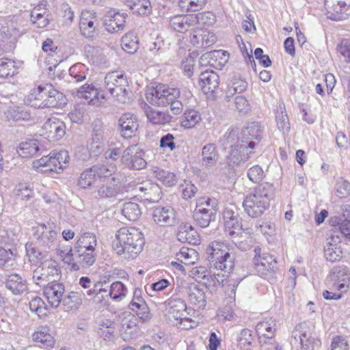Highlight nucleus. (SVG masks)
<instances>
[{
	"mask_svg": "<svg viewBox=\"0 0 350 350\" xmlns=\"http://www.w3.org/2000/svg\"><path fill=\"white\" fill-rule=\"evenodd\" d=\"M275 187L269 183H262L248 193L243 202L244 211L248 216L257 218L269 207L271 199L274 196Z\"/></svg>",
	"mask_w": 350,
	"mask_h": 350,
	"instance_id": "nucleus-1",
	"label": "nucleus"
},
{
	"mask_svg": "<svg viewBox=\"0 0 350 350\" xmlns=\"http://www.w3.org/2000/svg\"><path fill=\"white\" fill-rule=\"evenodd\" d=\"M144 245V235L135 228H122L116 234L113 249L118 254H124L125 258H135L142 250Z\"/></svg>",
	"mask_w": 350,
	"mask_h": 350,
	"instance_id": "nucleus-2",
	"label": "nucleus"
},
{
	"mask_svg": "<svg viewBox=\"0 0 350 350\" xmlns=\"http://www.w3.org/2000/svg\"><path fill=\"white\" fill-rule=\"evenodd\" d=\"M207 259L211 267L230 273L234 265V245L224 241H213L206 248Z\"/></svg>",
	"mask_w": 350,
	"mask_h": 350,
	"instance_id": "nucleus-3",
	"label": "nucleus"
},
{
	"mask_svg": "<svg viewBox=\"0 0 350 350\" xmlns=\"http://www.w3.org/2000/svg\"><path fill=\"white\" fill-rule=\"evenodd\" d=\"M62 94L51 85L38 86L31 90L25 98L27 105L34 108L55 107L59 105Z\"/></svg>",
	"mask_w": 350,
	"mask_h": 350,
	"instance_id": "nucleus-4",
	"label": "nucleus"
},
{
	"mask_svg": "<svg viewBox=\"0 0 350 350\" xmlns=\"http://www.w3.org/2000/svg\"><path fill=\"white\" fill-rule=\"evenodd\" d=\"M104 87L117 101L124 103L129 99V82L124 71L108 72L104 79Z\"/></svg>",
	"mask_w": 350,
	"mask_h": 350,
	"instance_id": "nucleus-5",
	"label": "nucleus"
},
{
	"mask_svg": "<svg viewBox=\"0 0 350 350\" xmlns=\"http://www.w3.org/2000/svg\"><path fill=\"white\" fill-rule=\"evenodd\" d=\"M180 95L177 88H170L166 85L159 84L156 87L148 88L146 92V98L152 105L165 107L169 102L174 100Z\"/></svg>",
	"mask_w": 350,
	"mask_h": 350,
	"instance_id": "nucleus-6",
	"label": "nucleus"
},
{
	"mask_svg": "<svg viewBox=\"0 0 350 350\" xmlns=\"http://www.w3.org/2000/svg\"><path fill=\"white\" fill-rule=\"evenodd\" d=\"M185 288L191 304L198 308H204L206 304L205 288L195 283H189L182 279H177L174 284V289L176 293H181Z\"/></svg>",
	"mask_w": 350,
	"mask_h": 350,
	"instance_id": "nucleus-7",
	"label": "nucleus"
},
{
	"mask_svg": "<svg viewBox=\"0 0 350 350\" xmlns=\"http://www.w3.org/2000/svg\"><path fill=\"white\" fill-rule=\"evenodd\" d=\"M314 325L308 321L297 325L292 332L291 343L303 350H309L314 342Z\"/></svg>",
	"mask_w": 350,
	"mask_h": 350,
	"instance_id": "nucleus-8",
	"label": "nucleus"
},
{
	"mask_svg": "<svg viewBox=\"0 0 350 350\" xmlns=\"http://www.w3.org/2000/svg\"><path fill=\"white\" fill-rule=\"evenodd\" d=\"M144 152L138 144L128 146L122 152L121 162L130 170H139L146 167L147 163Z\"/></svg>",
	"mask_w": 350,
	"mask_h": 350,
	"instance_id": "nucleus-9",
	"label": "nucleus"
},
{
	"mask_svg": "<svg viewBox=\"0 0 350 350\" xmlns=\"http://www.w3.org/2000/svg\"><path fill=\"white\" fill-rule=\"evenodd\" d=\"M350 273L348 269L343 266L332 268L327 278V286L329 289L347 292L349 287Z\"/></svg>",
	"mask_w": 350,
	"mask_h": 350,
	"instance_id": "nucleus-10",
	"label": "nucleus"
},
{
	"mask_svg": "<svg viewBox=\"0 0 350 350\" xmlns=\"http://www.w3.org/2000/svg\"><path fill=\"white\" fill-rule=\"evenodd\" d=\"M76 94L79 98H84L92 106L100 107L107 100L104 92L93 84H85L77 90Z\"/></svg>",
	"mask_w": 350,
	"mask_h": 350,
	"instance_id": "nucleus-11",
	"label": "nucleus"
},
{
	"mask_svg": "<svg viewBox=\"0 0 350 350\" xmlns=\"http://www.w3.org/2000/svg\"><path fill=\"white\" fill-rule=\"evenodd\" d=\"M234 206H227L223 212L225 232L230 237L239 235L242 230V224L239 214Z\"/></svg>",
	"mask_w": 350,
	"mask_h": 350,
	"instance_id": "nucleus-12",
	"label": "nucleus"
},
{
	"mask_svg": "<svg viewBox=\"0 0 350 350\" xmlns=\"http://www.w3.org/2000/svg\"><path fill=\"white\" fill-rule=\"evenodd\" d=\"M165 315L173 324L180 321L186 314L187 305L185 301L178 297H171L165 303Z\"/></svg>",
	"mask_w": 350,
	"mask_h": 350,
	"instance_id": "nucleus-13",
	"label": "nucleus"
},
{
	"mask_svg": "<svg viewBox=\"0 0 350 350\" xmlns=\"http://www.w3.org/2000/svg\"><path fill=\"white\" fill-rule=\"evenodd\" d=\"M152 215L154 222L159 226H173L177 223L176 213L171 206H157Z\"/></svg>",
	"mask_w": 350,
	"mask_h": 350,
	"instance_id": "nucleus-14",
	"label": "nucleus"
},
{
	"mask_svg": "<svg viewBox=\"0 0 350 350\" xmlns=\"http://www.w3.org/2000/svg\"><path fill=\"white\" fill-rule=\"evenodd\" d=\"M42 135L49 141H58L66 133L65 123L55 117L51 118L42 126Z\"/></svg>",
	"mask_w": 350,
	"mask_h": 350,
	"instance_id": "nucleus-15",
	"label": "nucleus"
},
{
	"mask_svg": "<svg viewBox=\"0 0 350 350\" xmlns=\"http://www.w3.org/2000/svg\"><path fill=\"white\" fill-rule=\"evenodd\" d=\"M127 14L116 10H108L105 15L104 26L109 33L122 31L125 27Z\"/></svg>",
	"mask_w": 350,
	"mask_h": 350,
	"instance_id": "nucleus-16",
	"label": "nucleus"
},
{
	"mask_svg": "<svg viewBox=\"0 0 350 350\" xmlns=\"http://www.w3.org/2000/svg\"><path fill=\"white\" fill-rule=\"evenodd\" d=\"M62 165L57 155H53V152L49 155L33 161V167L40 173H60L64 170Z\"/></svg>",
	"mask_w": 350,
	"mask_h": 350,
	"instance_id": "nucleus-17",
	"label": "nucleus"
},
{
	"mask_svg": "<svg viewBox=\"0 0 350 350\" xmlns=\"http://www.w3.org/2000/svg\"><path fill=\"white\" fill-rule=\"evenodd\" d=\"M64 293V285L58 281H51L44 286V295L49 304L53 308L59 306Z\"/></svg>",
	"mask_w": 350,
	"mask_h": 350,
	"instance_id": "nucleus-18",
	"label": "nucleus"
},
{
	"mask_svg": "<svg viewBox=\"0 0 350 350\" xmlns=\"http://www.w3.org/2000/svg\"><path fill=\"white\" fill-rule=\"evenodd\" d=\"M38 243L45 248H53L57 241V232L45 224H38L33 233Z\"/></svg>",
	"mask_w": 350,
	"mask_h": 350,
	"instance_id": "nucleus-19",
	"label": "nucleus"
},
{
	"mask_svg": "<svg viewBox=\"0 0 350 350\" xmlns=\"http://www.w3.org/2000/svg\"><path fill=\"white\" fill-rule=\"evenodd\" d=\"M275 327L276 321L272 317L265 318L256 325V332L259 336L261 347L274 338L276 331Z\"/></svg>",
	"mask_w": 350,
	"mask_h": 350,
	"instance_id": "nucleus-20",
	"label": "nucleus"
},
{
	"mask_svg": "<svg viewBox=\"0 0 350 350\" xmlns=\"http://www.w3.org/2000/svg\"><path fill=\"white\" fill-rule=\"evenodd\" d=\"M143 292L139 288H135L133 291L132 301L129 304L130 309L137 313L138 317L146 322L150 319L149 308L142 296Z\"/></svg>",
	"mask_w": 350,
	"mask_h": 350,
	"instance_id": "nucleus-21",
	"label": "nucleus"
},
{
	"mask_svg": "<svg viewBox=\"0 0 350 350\" xmlns=\"http://www.w3.org/2000/svg\"><path fill=\"white\" fill-rule=\"evenodd\" d=\"M350 7V0H325L327 17L333 21H340L344 12Z\"/></svg>",
	"mask_w": 350,
	"mask_h": 350,
	"instance_id": "nucleus-22",
	"label": "nucleus"
},
{
	"mask_svg": "<svg viewBox=\"0 0 350 350\" xmlns=\"http://www.w3.org/2000/svg\"><path fill=\"white\" fill-rule=\"evenodd\" d=\"M216 36L207 29H194L190 35V42L197 48H206L216 42Z\"/></svg>",
	"mask_w": 350,
	"mask_h": 350,
	"instance_id": "nucleus-23",
	"label": "nucleus"
},
{
	"mask_svg": "<svg viewBox=\"0 0 350 350\" xmlns=\"http://www.w3.org/2000/svg\"><path fill=\"white\" fill-rule=\"evenodd\" d=\"M98 26L96 13L94 11L84 10L81 12L79 27L81 33L86 38H92Z\"/></svg>",
	"mask_w": 350,
	"mask_h": 350,
	"instance_id": "nucleus-24",
	"label": "nucleus"
},
{
	"mask_svg": "<svg viewBox=\"0 0 350 350\" xmlns=\"http://www.w3.org/2000/svg\"><path fill=\"white\" fill-rule=\"evenodd\" d=\"M118 127L122 137H132L139 127L137 116L130 113L123 114L118 120Z\"/></svg>",
	"mask_w": 350,
	"mask_h": 350,
	"instance_id": "nucleus-25",
	"label": "nucleus"
},
{
	"mask_svg": "<svg viewBox=\"0 0 350 350\" xmlns=\"http://www.w3.org/2000/svg\"><path fill=\"white\" fill-rule=\"evenodd\" d=\"M254 252L255 256L253 258V262L259 273L264 274L266 271L273 270L275 268L277 262L273 256L268 253L261 254L260 247H256Z\"/></svg>",
	"mask_w": 350,
	"mask_h": 350,
	"instance_id": "nucleus-26",
	"label": "nucleus"
},
{
	"mask_svg": "<svg viewBox=\"0 0 350 350\" xmlns=\"http://www.w3.org/2000/svg\"><path fill=\"white\" fill-rule=\"evenodd\" d=\"M219 75L213 70H206L200 75V85L202 92L208 96H212L218 88Z\"/></svg>",
	"mask_w": 350,
	"mask_h": 350,
	"instance_id": "nucleus-27",
	"label": "nucleus"
},
{
	"mask_svg": "<svg viewBox=\"0 0 350 350\" xmlns=\"http://www.w3.org/2000/svg\"><path fill=\"white\" fill-rule=\"evenodd\" d=\"M192 14H178L170 18V26L175 31L185 33L195 27Z\"/></svg>",
	"mask_w": 350,
	"mask_h": 350,
	"instance_id": "nucleus-28",
	"label": "nucleus"
},
{
	"mask_svg": "<svg viewBox=\"0 0 350 350\" xmlns=\"http://www.w3.org/2000/svg\"><path fill=\"white\" fill-rule=\"evenodd\" d=\"M121 180L118 175L103 183L98 189L97 194L100 198H111L116 197L120 191Z\"/></svg>",
	"mask_w": 350,
	"mask_h": 350,
	"instance_id": "nucleus-29",
	"label": "nucleus"
},
{
	"mask_svg": "<svg viewBox=\"0 0 350 350\" xmlns=\"http://www.w3.org/2000/svg\"><path fill=\"white\" fill-rule=\"evenodd\" d=\"M340 242V237L338 236L332 235L328 239L324 249L325 257L327 260L335 262L341 259L342 252L340 247L338 245Z\"/></svg>",
	"mask_w": 350,
	"mask_h": 350,
	"instance_id": "nucleus-30",
	"label": "nucleus"
},
{
	"mask_svg": "<svg viewBox=\"0 0 350 350\" xmlns=\"http://www.w3.org/2000/svg\"><path fill=\"white\" fill-rule=\"evenodd\" d=\"M219 159V153L214 144H207L202 149V163L208 170L215 167Z\"/></svg>",
	"mask_w": 350,
	"mask_h": 350,
	"instance_id": "nucleus-31",
	"label": "nucleus"
},
{
	"mask_svg": "<svg viewBox=\"0 0 350 350\" xmlns=\"http://www.w3.org/2000/svg\"><path fill=\"white\" fill-rule=\"evenodd\" d=\"M32 339L45 348L53 347L55 343V338L51 334L49 327L44 326L37 328L32 334Z\"/></svg>",
	"mask_w": 350,
	"mask_h": 350,
	"instance_id": "nucleus-32",
	"label": "nucleus"
},
{
	"mask_svg": "<svg viewBox=\"0 0 350 350\" xmlns=\"http://www.w3.org/2000/svg\"><path fill=\"white\" fill-rule=\"evenodd\" d=\"M202 208L201 204L196 206L193 211V219L202 228L207 227L211 221L215 219V214L213 213V209H206Z\"/></svg>",
	"mask_w": 350,
	"mask_h": 350,
	"instance_id": "nucleus-33",
	"label": "nucleus"
},
{
	"mask_svg": "<svg viewBox=\"0 0 350 350\" xmlns=\"http://www.w3.org/2000/svg\"><path fill=\"white\" fill-rule=\"evenodd\" d=\"M96 245V235L93 232H85L80 236L76 243L77 252L94 251Z\"/></svg>",
	"mask_w": 350,
	"mask_h": 350,
	"instance_id": "nucleus-34",
	"label": "nucleus"
},
{
	"mask_svg": "<svg viewBox=\"0 0 350 350\" xmlns=\"http://www.w3.org/2000/svg\"><path fill=\"white\" fill-rule=\"evenodd\" d=\"M5 286L14 295H20L25 292L27 288V284L18 274H11L8 275Z\"/></svg>",
	"mask_w": 350,
	"mask_h": 350,
	"instance_id": "nucleus-35",
	"label": "nucleus"
},
{
	"mask_svg": "<svg viewBox=\"0 0 350 350\" xmlns=\"http://www.w3.org/2000/svg\"><path fill=\"white\" fill-rule=\"evenodd\" d=\"M135 189L144 193L147 200L157 201L160 198L161 189L157 184L147 181L137 185Z\"/></svg>",
	"mask_w": 350,
	"mask_h": 350,
	"instance_id": "nucleus-36",
	"label": "nucleus"
},
{
	"mask_svg": "<svg viewBox=\"0 0 350 350\" xmlns=\"http://www.w3.org/2000/svg\"><path fill=\"white\" fill-rule=\"evenodd\" d=\"M176 259L185 265H193L198 260V253L192 248L182 247L176 253Z\"/></svg>",
	"mask_w": 350,
	"mask_h": 350,
	"instance_id": "nucleus-37",
	"label": "nucleus"
},
{
	"mask_svg": "<svg viewBox=\"0 0 350 350\" xmlns=\"http://www.w3.org/2000/svg\"><path fill=\"white\" fill-rule=\"evenodd\" d=\"M247 148L242 145H237L232 148L228 157L229 165H239L242 162H245L249 157L242 153L247 150Z\"/></svg>",
	"mask_w": 350,
	"mask_h": 350,
	"instance_id": "nucleus-38",
	"label": "nucleus"
},
{
	"mask_svg": "<svg viewBox=\"0 0 350 350\" xmlns=\"http://www.w3.org/2000/svg\"><path fill=\"white\" fill-rule=\"evenodd\" d=\"M38 150L37 141L31 140L21 143L17 148V152L21 157L31 158L36 154Z\"/></svg>",
	"mask_w": 350,
	"mask_h": 350,
	"instance_id": "nucleus-39",
	"label": "nucleus"
},
{
	"mask_svg": "<svg viewBox=\"0 0 350 350\" xmlns=\"http://www.w3.org/2000/svg\"><path fill=\"white\" fill-rule=\"evenodd\" d=\"M254 336L249 329H243L239 334L237 345L241 350H251L253 347Z\"/></svg>",
	"mask_w": 350,
	"mask_h": 350,
	"instance_id": "nucleus-40",
	"label": "nucleus"
},
{
	"mask_svg": "<svg viewBox=\"0 0 350 350\" xmlns=\"http://www.w3.org/2000/svg\"><path fill=\"white\" fill-rule=\"evenodd\" d=\"M152 172L159 180L167 187L174 186L176 183L177 179L173 173L165 171L159 167H154Z\"/></svg>",
	"mask_w": 350,
	"mask_h": 350,
	"instance_id": "nucleus-41",
	"label": "nucleus"
},
{
	"mask_svg": "<svg viewBox=\"0 0 350 350\" xmlns=\"http://www.w3.org/2000/svg\"><path fill=\"white\" fill-rule=\"evenodd\" d=\"M121 211L125 218L129 221H136L142 214L139 205L133 202H125Z\"/></svg>",
	"mask_w": 350,
	"mask_h": 350,
	"instance_id": "nucleus-42",
	"label": "nucleus"
},
{
	"mask_svg": "<svg viewBox=\"0 0 350 350\" xmlns=\"http://www.w3.org/2000/svg\"><path fill=\"white\" fill-rule=\"evenodd\" d=\"M93 171L99 178H106L114 175L117 167L113 163L96 164L92 166Z\"/></svg>",
	"mask_w": 350,
	"mask_h": 350,
	"instance_id": "nucleus-43",
	"label": "nucleus"
},
{
	"mask_svg": "<svg viewBox=\"0 0 350 350\" xmlns=\"http://www.w3.org/2000/svg\"><path fill=\"white\" fill-rule=\"evenodd\" d=\"M15 62L9 58L0 59V77L7 78L17 73Z\"/></svg>",
	"mask_w": 350,
	"mask_h": 350,
	"instance_id": "nucleus-44",
	"label": "nucleus"
},
{
	"mask_svg": "<svg viewBox=\"0 0 350 350\" xmlns=\"http://www.w3.org/2000/svg\"><path fill=\"white\" fill-rule=\"evenodd\" d=\"M5 114L8 120L14 121L27 120L31 117L29 112L23 107L18 106L10 107Z\"/></svg>",
	"mask_w": 350,
	"mask_h": 350,
	"instance_id": "nucleus-45",
	"label": "nucleus"
},
{
	"mask_svg": "<svg viewBox=\"0 0 350 350\" xmlns=\"http://www.w3.org/2000/svg\"><path fill=\"white\" fill-rule=\"evenodd\" d=\"M96 174L92 166L85 170L80 175L77 185L82 189L90 188L96 181Z\"/></svg>",
	"mask_w": 350,
	"mask_h": 350,
	"instance_id": "nucleus-46",
	"label": "nucleus"
},
{
	"mask_svg": "<svg viewBox=\"0 0 350 350\" xmlns=\"http://www.w3.org/2000/svg\"><path fill=\"white\" fill-rule=\"evenodd\" d=\"M145 113L149 122L154 124H164L170 120V116L167 113L152 109L150 107H148Z\"/></svg>",
	"mask_w": 350,
	"mask_h": 350,
	"instance_id": "nucleus-47",
	"label": "nucleus"
},
{
	"mask_svg": "<svg viewBox=\"0 0 350 350\" xmlns=\"http://www.w3.org/2000/svg\"><path fill=\"white\" fill-rule=\"evenodd\" d=\"M201 121L200 114L193 109L187 110L185 112L181 120V126L185 129L194 127Z\"/></svg>",
	"mask_w": 350,
	"mask_h": 350,
	"instance_id": "nucleus-48",
	"label": "nucleus"
},
{
	"mask_svg": "<svg viewBox=\"0 0 350 350\" xmlns=\"http://www.w3.org/2000/svg\"><path fill=\"white\" fill-rule=\"evenodd\" d=\"M42 267L49 282L51 281H57L59 278L60 272L57 268L55 261H45Z\"/></svg>",
	"mask_w": 350,
	"mask_h": 350,
	"instance_id": "nucleus-49",
	"label": "nucleus"
},
{
	"mask_svg": "<svg viewBox=\"0 0 350 350\" xmlns=\"http://www.w3.org/2000/svg\"><path fill=\"white\" fill-rule=\"evenodd\" d=\"M122 48L129 53H135L138 49L137 37L132 33H126L121 40Z\"/></svg>",
	"mask_w": 350,
	"mask_h": 350,
	"instance_id": "nucleus-50",
	"label": "nucleus"
},
{
	"mask_svg": "<svg viewBox=\"0 0 350 350\" xmlns=\"http://www.w3.org/2000/svg\"><path fill=\"white\" fill-rule=\"evenodd\" d=\"M26 254L29 260L33 264H38L46 257V253L40 252L32 243L25 245Z\"/></svg>",
	"mask_w": 350,
	"mask_h": 350,
	"instance_id": "nucleus-51",
	"label": "nucleus"
},
{
	"mask_svg": "<svg viewBox=\"0 0 350 350\" xmlns=\"http://www.w3.org/2000/svg\"><path fill=\"white\" fill-rule=\"evenodd\" d=\"M29 309L41 317L46 315L47 308L44 301L39 297H32L29 303Z\"/></svg>",
	"mask_w": 350,
	"mask_h": 350,
	"instance_id": "nucleus-52",
	"label": "nucleus"
},
{
	"mask_svg": "<svg viewBox=\"0 0 350 350\" xmlns=\"http://www.w3.org/2000/svg\"><path fill=\"white\" fill-rule=\"evenodd\" d=\"M126 293L127 289L121 282H115L110 286L109 296L113 300H122L124 297H126Z\"/></svg>",
	"mask_w": 350,
	"mask_h": 350,
	"instance_id": "nucleus-53",
	"label": "nucleus"
},
{
	"mask_svg": "<svg viewBox=\"0 0 350 350\" xmlns=\"http://www.w3.org/2000/svg\"><path fill=\"white\" fill-rule=\"evenodd\" d=\"M238 135V129H232L226 132L221 139V146H224V148H227L228 146L232 148H234L238 145L239 141Z\"/></svg>",
	"mask_w": 350,
	"mask_h": 350,
	"instance_id": "nucleus-54",
	"label": "nucleus"
},
{
	"mask_svg": "<svg viewBox=\"0 0 350 350\" xmlns=\"http://www.w3.org/2000/svg\"><path fill=\"white\" fill-rule=\"evenodd\" d=\"M129 6L139 15H146L151 12V5L148 0H133V4L129 3Z\"/></svg>",
	"mask_w": 350,
	"mask_h": 350,
	"instance_id": "nucleus-55",
	"label": "nucleus"
},
{
	"mask_svg": "<svg viewBox=\"0 0 350 350\" xmlns=\"http://www.w3.org/2000/svg\"><path fill=\"white\" fill-rule=\"evenodd\" d=\"M94 251H85L77 252L78 260L77 262L79 265V268L88 267L92 265L96 260V256L94 252Z\"/></svg>",
	"mask_w": 350,
	"mask_h": 350,
	"instance_id": "nucleus-56",
	"label": "nucleus"
},
{
	"mask_svg": "<svg viewBox=\"0 0 350 350\" xmlns=\"http://www.w3.org/2000/svg\"><path fill=\"white\" fill-rule=\"evenodd\" d=\"M195 21L193 22L194 26L197 25H212L215 23L216 19L213 13L210 12L199 13L197 14H192Z\"/></svg>",
	"mask_w": 350,
	"mask_h": 350,
	"instance_id": "nucleus-57",
	"label": "nucleus"
},
{
	"mask_svg": "<svg viewBox=\"0 0 350 350\" xmlns=\"http://www.w3.org/2000/svg\"><path fill=\"white\" fill-rule=\"evenodd\" d=\"M57 253L64 262L70 265L71 270L77 271L79 269V265L78 263L74 262L73 254L71 247H66L64 250H59Z\"/></svg>",
	"mask_w": 350,
	"mask_h": 350,
	"instance_id": "nucleus-58",
	"label": "nucleus"
},
{
	"mask_svg": "<svg viewBox=\"0 0 350 350\" xmlns=\"http://www.w3.org/2000/svg\"><path fill=\"white\" fill-rule=\"evenodd\" d=\"M279 109L280 111H278L275 116L278 128L283 132L288 131L290 129V123L286 113L283 111L284 107L280 105Z\"/></svg>",
	"mask_w": 350,
	"mask_h": 350,
	"instance_id": "nucleus-59",
	"label": "nucleus"
},
{
	"mask_svg": "<svg viewBox=\"0 0 350 350\" xmlns=\"http://www.w3.org/2000/svg\"><path fill=\"white\" fill-rule=\"evenodd\" d=\"M212 52V57L213 62L215 64V68L221 69L229 60V53L223 50L213 51Z\"/></svg>",
	"mask_w": 350,
	"mask_h": 350,
	"instance_id": "nucleus-60",
	"label": "nucleus"
},
{
	"mask_svg": "<svg viewBox=\"0 0 350 350\" xmlns=\"http://www.w3.org/2000/svg\"><path fill=\"white\" fill-rule=\"evenodd\" d=\"M206 0H179V6L187 11L196 12L203 8Z\"/></svg>",
	"mask_w": 350,
	"mask_h": 350,
	"instance_id": "nucleus-61",
	"label": "nucleus"
},
{
	"mask_svg": "<svg viewBox=\"0 0 350 350\" xmlns=\"http://www.w3.org/2000/svg\"><path fill=\"white\" fill-rule=\"evenodd\" d=\"M62 301L67 310H76L81 304V299L78 293L75 292H71Z\"/></svg>",
	"mask_w": 350,
	"mask_h": 350,
	"instance_id": "nucleus-62",
	"label": "nucleus"
},
{
	"mask_svg": "<svg viewBox=\"0 0 350 350\" xmlns=\"http://www.w3.org/2000/svg\"><path fill=\"white\" fill-rule=\"evenodd\" d=\"M337 53L346 62H350V39L342 40L337 46Z\"/></svg>",
	"mask_w": 350,
	"mask_h": 350,
	"instance_id": "nucleus-63",
	"label": "nucleus"
},
{
	"mask_svg": "<svg viewBox=\"0 0 350 350\" xmlns=\"http://www.w3.org/2000/svg\"><path fill=\"white\" fill-rule=\"evenodd\" d=\"M335 189L336 196L340 198L350 195V183L342 178L337 180Z\"/></svg>",
	"mask_w": 350,
	"mask_h": 350,
	"instance_id": "nucleus-64",
	"label": "nucleus"
}]
</instances>
